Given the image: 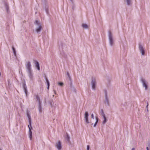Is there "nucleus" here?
<instances>
[{
    "label": "nucleus",
    "mask_w": 150,
    "mask_h": 150,
    "mask_svg": "<svg viewBox=\"0 0 150 150\" xmlns=\"http://www.w3.org/2000/svg\"><path fill=\"white\" fill-rule=\"evenodd\" d=\"M100 115L102 116L103 117L105 116L103 111L102 109L101 110Z\"/></svg>",
    "instance_id": "obj_18"
},
{
    "label": "nucleus",
    "mask_w": 150,
    "mask_h": 150,
    "mask_svg": "<svg viewBox=\"0 0 150 150\" xmlns=\"http://www.w3.org/2000/svg\"><path fill=\"white\" fill-rule=\"evenodd\" d=\"M141 81L143 84V86L145 87V89L146 90L147 88V83L144 79L142 78Z\"/></svg>",
    "instance_id": "obj_5"
},
{
    "label": "nucleus",
    "mask_w": 150,
    "mask_h": 150,
    "mask_svg": "<svg viewBox=\"0 0 150 150\" xmlns=\"http://www.w3.org/2000/svg\"><path fill=\"white\" fill-rule=\"evenodd\" d=\"M46 82L47 83V89H48L49 88V86H50V83H49V82L48 80L46 78Z\"/></svg>",
    "instance_id": "obj_23"
},
{
    "label": "nucleus",
    "mask_w": 150,
    "mask_h": 150,
    "mask_svg": "<svg viewBox=\"0 0 150 150\" xmlns=\"http://www.w3.org/2000/svg\"><path fill=\"white\" fill-rule=\"evenodd\" d=\"M54 93L56 94V91H55L54 90Z\"/></svg>",
    "instance_id": "obj_33"
},
{
    "label": "nucleus",
    "mask_w": 150,
    "mask_h": 150,
    "mask_svg": "<svg viewBox=\"0 0 150 150\" xmlns=\"http://www.w3.org/2000/svg\"><path fill=\"white\" fill-rule=\"evenodd\" d=\"M147 106H146V108H147V110H148V106L149 104H148V103L147 102Z\"/></svg>",
    "instance_id": "obj_30"
},
{
    "label": "nucleus",
    "mask_w": 150,
    "mask_h": 150,
    "mask_svg": "<svg viewBox=\"0 0 150 150\" xmlns=\"http://www.w3.org/2000/svg\"><path fill=\"white\" fill-rule=\"evenodd\" d=\"M28 118L29 120V124L30 125L31 127V118H30V116L28 114Z\"/></svg>",
    "instance_id": "obj_20"
},
{
    "label": "nucleus",
    "mask_w": 150,
    "mask_h": 150,
    "mask_svg": "<svg viewBox=\"0 0 150 150\" xmlns=\"http://www.w3.org/2000/svg\"><path fill=\"white\" fill-rule=\"evenodd\" d=\"M146 149L147 150H149V148L148 147H146Z\"/></svg>",
    "instance_id": "obj_31"
},
{
    "label": "nucleus",
    "mask_w": 150,
    "mask_h": 150,
    "mask_svg": "<svg viewBox=\"0 0 150 150\" xmlns=\"http://www.w3.org/2000/svg\"><path fill=\"white\" fill-rule=\"evenodd\" d=\"M30 127H31L30 125H28V127L29 129V138H30V139H31L32 137V132L31 131Z\"/></svg>",
    "instance_id": "obj_11"
},
{
    "label": "nucleus",
    "mask_w": 150,
    "mask_h": 150,
    "mask_svg": "<svg viewBox=\"0 0 150 150\" xmlns=\"http://www.w3.org/2000/svg\"><path fill=\"white\" fill-rule=\"evenodd\" d=\"M35 24L38 26L36 29V31L38 33L40 32L42 28V26L40 23L37 20L35 21Z\"/></svg>",
    "instance_id": "obj_2"
},
{
    "label": "nucleus",
    "mask_w": 150,
    "mask_h": 150,
    "mask_svg": "<svg viewBox=\"0 0 150 150\" xmlns=\"http://www.w3.org/2000/svg\"><path fill=\"white\" fill-rule=\"evenodd\" d=\"M82 27L84 28L87 29L88 28V25L85 23H83L82 25Z\"/></svg>",
    "instance_id": "obj_15"
},
{
    "label": "nucleus",
    "mask_w": 150,
    "mask_h": 150,
    "mask_svg": "<svg viewBox=\"0 0 150 150\" xmlns=\"http://www.w3.org/2000/svg\"><path fill=\"white\" fill-rule=\"evenodd\" d=\"M58 84L60 86H63V83L62 82H59L58 83Z\"/></svg>",
    "instance_id": "obj_26"
},
{
    "label": "nucleus",
    "mask_w": 150,
    "mask_h": 150,
    "mask_svg": "<svg viewBox=\"0 0 150 150\" xmlns=\"http://www.w3.org/2000/svg\"><path fill=\"white\" fill-rule=\"evenodd\" d=\"M26 68L27 69V71L32 70L31 69V64L30 62H27L25 65Z\"/></svg>",
    "instance_id": "obj_8"
},
{
    "label": "nucleus",
    "mask_w": 150,
    "mask_h": 150,
    "mask_svg": "<svg viewBox=\"0 0 150 150\" xmlns=\"http://www.w3.org/2000/svg\"><path fill=\"white\" fill-rule=\"evenodd\" d=\"M35 66L37 68V69L39 71L40 70V67L38 62L35 61Z\"/></svg>",
    "instance_id": "obj_12"
},
{
    "label": "nucleus",
    "mask_w": 150,
    "mask_h": 150,
    "mask_svg": "<svg viewBox=\"0 0 150 150\" xmlns=\"http://www.w3.org/2000/svg\"><path fill=\"white\" fill-rule=\"evenodd\" d=\"M91 83L92 89L93 90H95L96 89V79L95 78H92Z\"/></svg>",
    "instance_id": "obj_3"
},
{
    "label": "nucleus",
    "mask_w": 150,
    "mask_h": 150,
    "mask_svg": "<svg viewBox=\"0 0 150 150\" xmlns=\"http://www.w3.org/2000/svg\"><path fill=\"white\" fill-rule=\"evenodd\" d=\"M88 115H89L88 112H86L84 114V118L85 120V122L87 124L90 122L88 119Z\"/></svg>",
    "instance_id": "obj_4"
},
{
    "label": "nucleus",
    "mask_w": 150,
    "mask_h": 150,
    "mask_svg": "<svg viewBox=\"0 0 150 150\" xmlns=\"http://www.w3.org/2000/svg\"><path fill=\"white\" fill-rule=\"evenodd\" d=\"M139 48L142 55H144L145 54V51L143 46L141 45L140 44L139 46Z\"/></svg>",
    "instance_id": "obj_6"
},
{
    "label": "nucleus",
    "mask_w": 150,
    "mask_h": 150,
    "mask_svg": "<svg viewBox=\"0 0 150 150\" xmlns=\"http://www.w3.org/2000/svg\"><path fill=\"white\" fill-rule=\"evenodd\" d=\"M96 122L93 125V127H95L96 126L97 123L98 122V119L97 117H96Z\"/></svg>",
    "instance_id": "obj_16"
},
{
    "label": "nucleus",
    "mask_w": 150,
    "mask_h": 150,
    "mask_svg": "<svg viewBox=\"0 0 150 150\" xmlns=\"http://www.w3.org/2000/svg\"><path fill=\"white\" fill-rule=\"evenodd\" d=\"M56 147L58 150H60L62 148L61 143L59 141H58L56 144Z\"/></svg>",
    "instance_id": "obj_7"
},
{
    "label": "nucleus",
    "mask_w": 150,
    "mask_h": 150,
    "mask_svg": "<svg viewBox=\"0 0 150 150\" xmlns=\"http://www.w3.org/2000/svg\"><path fill=\"white\" fill-rule=\"evenodd\" d=\"M105 103H107L108 105H109V102L107 96V93L106 91H105Z\"/></svg>",
    "instance_id": "obj_9"
},
{
    "label": "nucleus",
    "mask_w": 150,
    "mask_h": 150,
    "mask_svg": "<svg viewBox=\"0 0 150 150\" xmlns=\"http://www.w3.org/2000/svg\"><path fill=\"white\" fill-rule=\"evenodd\" d=\"M23 88L24 90V92H25V93L26 95H27V88L26 86V85L25 84H24L23 85Z\"/></svg>",
    "instance_id": "obj_14"
},
{
    "label": "nucleus",
    "mask_w": 150,
    "mask_h": 150,
    "mask_svg": "<svg viewBox=\"0 0 150 150\" xmlns=\"http://www.w3.org/2000/svg\"><path fill=\"white\" fill-rule=\"evenodd\" d=\"M89 146L88 145L87 146V150H89Z\"/></svg>",
    "instance_id": "obj_29"
},
{
    "label": "nucleus",
    "mask_w": 150,
    "mask_h": 150,
    "mask_svg": "<svg viewBox=\"0 0 150 150\" xmlns=\"http://www.w3.org/2000/svg\"><path fill=\"white\" fill-rule=\"evenodd\" d=\"M108 37L110 45L112 46L114 44V40L112 34L110 31L108 32Z\"/></svg>",
    "instance_id": "obj_1"
},
{
    "label": "nucleus",
    "mask_w": 150,
    "mask_h": 150,
    "mask_svg": "<svg viewBox=\"0 0 150 150\" xmlns=\"http://www.w3.org/2000/svg\"><path fill=\"white\" fill-rule=\"evenodd\" d=\"M4 6L6 10L7 11L8 8V4L6 3H5L4 4Z\"/></svg>",
    "instance_id": "obj_21"
},
{
    "label": "nucleus",
    "mask_w": 150,
    "mask_h": 150,
    "mask_svg": "<svg viewBox=\"0 0 150 150\" xmlns=\"http://www.w3.org/2000/svg\"><path fill=\"white\" fill-rule=\"evenodd\" d=\"M67 76H68V77H69V79H71V77H70V76L69 74V72H67Z\"/></svg>",
    "instance_id": "obj_27"
},
{
    "label": "nucleus",
    "mask_w": 150,
    "mask_h": 150,
    "mask_svg": "<svg viewBox=\"0 0 150 150\" xmlns=\"http://www.w3.org/2000/svg\"><path fill=\"white\" fill-rule=\"evenodd\" d=\"M38 110L40 112H42V107L41 105V103L39 104Z\"/></svg>",
    "instance_id": "obj_17"
},
{
    "label": "nucleus",
    "mask_w": 150,
    "mask_h": 150,
    "mask_svg": "<svg viewBox=\"0 0 150 150\" xmlns=\"http://www.w3.org/2000/svg\"><path fill=\"white\" fill-rule=\"evenodd\" d=\"M131 150H134V148H133Z\"/></svg>",
    "instance_id": "obj_32"
},
{
    "label": "nucleus",
    "mask_w": 150,
    "mask_h": 150,
    "mask_svg": "<svg viewBox=\"0 0 150 150\" xmlns=\"http://www.w3.org/2000/svg\"><path fill=\"white\" fill-rule=\"evenodd\" d=\"M65 139L67 140V141L69 142V137L68 134H67L66 136L65 137Z\"/></svg>",
    "instance_id": "obj_22"
},
{
    "label": "nucleus",
    "mask_w": 150,
    "mask_h": 150,
    "mask_svg": "<svg viewBox=\"0 0 150 150\" xmlns=\"http://www.w3.org/2000/svg\"><path fill=\"white\" fill-rule=\"evenodd\" d=\"M103 118L104 119V120L103 122V124H105L107 122V120L105 116L103 117Z\"/></svg>",
    "instance_id": "obj_24"
},
{
    "label": "nucleus",
    "mask_w": 150,
    "mask_h": 150,
    "mask_svg": "<svg viewBox=\"0 0 150 150\" xmlns=\"http://www.w3.org/2000/svg\"><path fill=\"white\" fill-rule=\"evenodd\" d=\"M36 99H37V100L38 101L39 104L40 103H41V102L40 101V98L38 96V95H36Z\"/></svg>",
    "instance_id": "obj_19"
},
{
    "label": "nucleus",
    "mask_w": 150,
    "mask_h": 150,
    "mask_svg": "<svg viewBox=\"0 0 150 150\" xmlns=\"http://www.w3.org/2000/svg\"><path fill=\"white\" fill-rule=\"evenodd\" d=\"M27 73L29 78L30 79H32L33 78V74L32 73V70L27 71Z\"/></svg>",
    "instance_id": "obj_10"
},
{
    "label": "nucleus",
    "mask_w": 150,
    "mask_h": 150,
    "mask_svg": "<svg viewBox=\"0 0 150 150\" xmlns=\"http://www.w3.org/2000/svg\"><path fill=\"white\" fill-rule=\"evenodd\" d=\"M12 50H13L14 54L15 55H16V52L15 49L13 47H12Z\"/></svg>",
    "instance_id": "obj_25"
},
{
    "label": "nucleus",
    "mask_w": 150,
    "mask_h": 150,
    "mask_svg": "<svg viewBox=\"0 0 150 150\" xmlns=\"http://www.w3.org/2000/svg\"><path fill=\"white\" fill-rule=\"evenodd\" d=\"M124 1L128 6H130L132 4V0H124Z\"/></svg>",
    "instance_id": "obj_13"
},
{
    "label": "nucleus",
    "mask_w": 150,
    "mask_h": 150,
    "mask_svg": "<svg viewBox=\"0 0 150 150\" xmlns=\"http://www.w3.org/2000/svg\"><path fill=\"white\" fill-rule=\"evenodd\" d=\"M70 0L71 2H72V1H73V0Z\"/></svg>",
    "instance_id": "obj_34"
},
{
    "label": "nucleus",
    "mask_w": 150,
    "mask_h": 150,
    "mask_svg": "<svg viewBox=\"0 0 150 150\" xmlns=\"http://www.w3.org/2000/svg\"><path fill=\"white\" fill-rule=\"evenodd\" d=\"M91 118H92L93 119H94V115L93 114H91Z\"/></svg>",
    "instance_id": "obj_28"
}]
</instances>
